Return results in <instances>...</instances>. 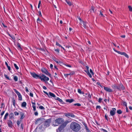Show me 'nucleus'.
<instances>
[{
	"mask_svg": "<svg viewBox=\"0 0 132 132\" xmlns=\"http://www.w3.org/2000/svg\"><path fill=\"white\" fill-rule=\"evenodd\" d=\"M27 105V103L25 102H22L21 104V106L22 107H25Z\"/></svg>",
	"mask_w": 132,
	"mask_h": 132,
	"instance_id": "21",
	"label": "nucleus"
},
{
	"mask_svg": "<svg viewBox=\"0 0 132 132\" xmlns=\"http://www.w3.org/2000/svg\"><path fill=\"white\" fill-rule=\"evenodd\" d=\"M123 104L124 106H126V108L127 107V103L125 102H123Z\"/></svg>",
	"mask_w": 132,
	"mask_h": 132,
	"instance_id": "37",
	"label": "nucleus"
},
{
	"mask_svg": "<svg viewBox=\"0 0 132 132\" xmlns=\"http://www.w3.org/2000/svg\"><path fill=\"white\" fill-rule=\"evenodd\" d=\"M101 108V107L100 106H96V109H100Z\"/></svg>",
	"mask_w": 132,
	"mask_h": 132,
	"instance_id": "52",
	"label": "nucleus"
},
{
	"mask_svg": "<svg viewBox=\"0 0 132 132\" xmlns=\"http://www.w3.org/2000/svg\"><path fill=\"white\" fill-rule=\"evenodd\" d=\"M4 113H5L4 111H2V113L1 114V115L2 116H3V115L4 114Z\"/></svg>",
	"mask_w": 132,
	"mask_h": 132,
	"instance_id": "53",
	"label": "nucleus"
},
{
	"mask_svg": "<svg viewBox=\"0 0 132 132\" xmlns=\"http://www.w3.org/2000/svg\"><path fill=\"white\" fill-rule=\"evenodd\" d=\"M69 122V121H68L66 120L58 128V129L61 131L62 130Z\"/></svg>",
	"mask_w": 132,
	"mask_h": 132,
	"instance_id": "4",
	"label": "nucleus"
},
{
	"mask_svg": "<svg viewBox=\"0 0 132 132\" xmlns=\"http://www.w3.org/2000/svg\"><path fill=\"white\" fill-rule=\"evenodd\" d=\"M116 109L115 108H112V110L110 111V114L111 116H113L116 113Z\"/></svg>",
	"mask_w": 132,
	"mask_h": 132,
	"instance_id": "11",
	"label": "nucleus"
},
{
	"mask_svg": "<svg viewBox=\"0 0 132 132\" xmlns=\"http://www.w3.org/2000/svg\"><path fill=\"white\" fill-rule=\"evenodd\" d=\"M102 100V98H99L98 99V102L100 103H101V101Z\"/></svg>",
	"mask_w": 132,
	"mask_h": 132,
	"instance_id": "50",
	"label": "nucleus"
},
{
	"mask_svg": "<svg viewBox=\"0 0 132 132\" xmlns=\"http://www.w3.org/2000/svg\"><path fill=\"white\" fill-rule=\"evenodd\" d=\"M25 88L26 89V91L27 92H29V90H28L27 87H25Z\"/></svg>",
	"mask_w": 132,
	"mask_h": 132,
	"instance_id": "54",
	"label": "nucleus"
},
{
	"mask_svg": "<svg viewBox=\"0 0 132 132\" xmlns=\"http://www.w3.org/2000/svg\"><path fill=\"white\" fill-rule=\"evenodd\" d=\"M17 46L18 47L20 48L21 49V47L20 44L19 43H18L17 44Z\"/></svg>",
	"mask_w": 132,
	"mask_h": 132,
	"instance_id": "47",
	"label": "nucleus"
},
{
	"mask_svg": "<svg viewBox=\"0 0 132 132\" xmlns=\"http://www.w3.org/2000/svg\"><path fill=\"white\" fill-rule=\"evenodd\" d=\"M4 76L7 79L10 80V78L7 75L4 74Z\"/></svg>",
	"mask_w": 132,
	"mask_h": 132,
	"instance_id": "35",
	"label": "nucleus"
},
{
	"mask_svg": "<svg viewBox=\"0 0 132 132\" xmlns=\"http://www.w3.org/2000/svg\"><path fill=\"white\" fill-rule=\"evenodd\" d=\"M43 92L44 93L46 94L48 96V97H50L49 95L48 94L47 92H45L44 91H43Z\"/></svg>",
	"mask_w": 132,
	"mask_h": 132,
	"instance_id": "43",
	"label": "nucleus"
},
{
	"mask_svg": "<svg viewBox=\"0 0 132 132\" xmlns=\"http://www.w3.org/2000/svg\"><path fill=\"white\" fill-rule=\"evenodd\" d=\"M78 92L80 94H84V93L82 92H81V90L80 89H78Z\"/></svg>",
	"mask_w": 132,
	"mask_h": 132,
	"instance_id": "33",
	"label": "nucleus"
},
{
	"mask_svg": "<svg viewBox=\"0 0 132 132\" xmlns=\"http://www.w3.org/2000/svg\"><path fill=\"white\" fill-rule=\"evenodd\" d=\"M112 87L113 89H117L118 90H121L125 89V87L122 84H120L118 85L114 84L112 86Z\"/></svg>",
	"mask_w": 132,
	"mask_h": 132,
	"instance_id": "3",
	"label": "nucleus"
},
{
	"mask_svg": "<svg viewBox=\"0 0 132 132\" xmlns=\"http://www.w3.org/2000/svg\"><path fill=\"white\" fill-rule=\"evenodd\" d=\"M9 113H6L5 114L4 117V119H6L7 118V117L8 116Z\"/></svg>",
	"mask_w": 132,
	"mask_h": 132,
	"instance_id": "29",
	"label": "nucleus"
},
{
	"mask_svg": "<svg viewBox=\"0 0 132 132\" xmlns=\"http://www.w3.org/2000/svg\"><path fill=\"white\" fill-rule=\"evenodd\" d=\"M49 96H50L51 97L55 98L56 97V96L55 95V94H54L51 92H49Z\"/></svg>",
	"mask_w": 132,
	"mask_h": 132,
	"instance_id": "19",
	"label": "nucleus"
},
{
	"mask_svg": "<svg viewBox=\"0 0 132 132\" xmlns=\"http://www.w3.org/2000/svg\"><path fill=\"white\" fill-rule=\"evenodd\" d=\"M74 105L75 106L77 105L78 106H80L81 105V104L79 103H77L74 104Z\"/></svg>",
	"mask_w": 132,
	"mask_h": 132,
	"instance_id": "36",
	"label": "nucleus"
},
{
	"mask_svg": "<svg viewBox=\"0 0 132 132\" xmlns=\"http://www.w3.org/2000/svg\"><path fill=\"white\" fill-rule=\"evenodd\" d=\"M53 60L57 63H59V61H60L59 60L57 59L55 57L53 58Z\"/></svg>",
	"mask_w": 132,
	"mask_h": 132,
	"instance_id": "22",
	"label": "nucleus"
},
{
	"mask_svg": "<svg viewBox=\"0 0 132 132\" xmlns=\"http://www.w3.org/2000/svg\"><path fill=\"white\" fill-rule=\"evenodd\" d=\"M90 11L91 12H95V11H94V8L93 6L91 7V9L90 10Z\"/></svg>",
	"mask_w": 132,
	"mask_h": 132,
	"instance_id": "27",
	"label": "nucleus"
},
{
	"mask_svg": "<svg viewBox=\"0 0 132 132\" xmlns=\"http://www.w3.org/2000/svg\"><path fill=\"white\" fill-rule=\"evenodd\" d=\"M30 74L31 76L34 78L37 79H41V75L40 76L36 74L35 72H30Z\"/></svg>",
	"mask_w": 132,
	"mask_h": 132,
	"instance_id": "5",
	"label": "nucleus"
},
{
	"mask_svg": "<svg viewBox=\"0 0 132 132\" xmlns=\"http://www.w3.org/2000/svg\"><path fill=\"white\" fill-rule=\"evenodd\" d=\"M86 67L87 69V70H89V67L88 66H86Z\"/></svg>",
	"mask_w": 132,
	"mask_h": 132,
	"instance_id": "63",
	"label": "nucleus"
},
{
	"mask_svg": "<svg viewBox=\"0 0 132 132\" xmlns=\"http://www.w3.org/2000/svg\"><path fill=\"white\" fill-rule=\"evenodd\" d=\"M14 114L15 116L18 115L19 114V113L17 112H14Z\"/></svg>",
	"mask_w": 132,
	"mask_h": 132,
	"instance_id": "46",
	"label": "nucleus"
},
{
	"mask_svg": "<svg viewBox=\"0 0 132 132\" xmlns=\"http://www.w3.org/2000/svg\"><path fill=\"white\" fill-rule=\"evenodd\" d=\"M13 90L15 93L17 94L18 95H20V94H21L17 90L15 89H14Z\"/></svg>",
	"mask_w": 132,
	"mask_h": 132,
	"instance_id": "25",
	"label": "nucleus"
},
{
	"mask_svg": "<svg viewBox=\"0 0 132 132\" xmlns=\"http://www.w3.org/2000/svg\"><path fill=\"white\" fill-rule=\"evenodd\" d=\"M5 64L7 66V67L8 70L9 71H10L11 70L10 67L8 65L7 63L6 62H5Z\"/></svg>",
	"mask_w": 132,
	"mask_h": 132,
	"instance_id": "26",
	"label": "nucleus"
},
{
	"mask_svg": "<svg viewBox=\"0 0 132 132\" xmlns=\"http://www.w3.org/2000/svg\"><path fill=\"white\" fill-rule=\"evenodd\" d=\"M8 35L10 37L12 38L13 40H15V38L14 37L13 35H11L9 33H8Z\"/></svg>",
	"mask_w": 132,
	"mask_h": 132,
	"instance_id": "23",
	"label": "nucleus"
},
{
	"mask_svg": "<svg viewBox=\"0 0 132 132\" xmlns=\"http://www.w3.org/2000/svg\"><path fill=\"white\" fill-rule=\"evenodd\" d=\"M40 20L39 19V18H38L37 20V23H39L40 22H41Z\"/></svg>",
	"mask_w": 132,
	"mask_h": 132,
	"instance_id": "51",
	"label": "nucleus"
},
{
	"mask_svg": "<svg viewBox=\"0 0 132 132\" xmlns=\"http://www.w3.org/2000/svg\"><path fill=\"white\" fill-rule=\"evenodd\" d=\"M14 116V114L13 113H11L9 114L10 119H11Z\"/></svg>",
	"mask_w": 132,
	"mask_h": 132,
	"instance_id": "24",
	"label": "nucleus"
},
{
	"mask_svg": "<svg viewBox=\"0 0 132 132\" xmlns=\"http://www.w3.org/2000/svg\"><path fill=\"white\" fill-rule=\"evenodd\" d=\"M88 73L87 74L88 75V76H89V77L91 78L92 77V76L91 75V74L89 73V72H88Z\"/></svg>",
	"mask_w": 132,
	"mask_h": 132,
	"instance_id": "42",
	"label": "nucleus"
},
{
	"mask_svg": "<svg viewBox=\"0 0 132 132\" xmlns=\"http://www.w3.org/2000/svg\"><path fill=\"white\" fill-rule=\"evenodd\" d=\"M70 128L74 131L77 132L80 129V125L75 122H72L70 124Z\"/></svg>",
	"mask_w": 132,
	"mask_h": 132,
	"instance_id": "1",
	"label": "nucleus"
},
{
	"mask_svg": "<svg viewBox=\"0 0 132 132\" xmlns=\"http://www.w3.org/2000/svg\"><path fill=\"white\" fill-rule=\"evenodd\" d=\"M64 121L63 119L59 118L56 119L53 122V124L54 126H57L62 123Z\"/></svg>",
	"mask_w": 132,
	"mask_h": 132,
	"instance_id": "2",
	"label": "nucleus"
},
{
	"mask_svg": "<svg viewBox=\"0 0 132 132\" xmlns=\"http://www.w3.org/2000/svg\"><path fill=\"white\" fill-rule=\"evenodd\" d=\"M65 1L69 6H71L72 5V3L70 1L65 0Z\"/></svg>",
	"mask_w": 132,
	"mask_h": 132,
	"instance_id": "20",
	"label": "nucleus"
},
{
	"mask_svg": "<svg viewBox=\"0 0 132 132\" xmlns=\"http://www.w3.org/2000/svg\"><path fill=\"white\" fill-rule=\"evenodd\" d=\"M58 63L59 64L61 65V64H62V62H61L60 61H59V63Z\"/></svg>",
	"mask_w": 132,
	"mask_h": 132,
	"instance_id": "60",
	"label": "nucleus"
},
{
	"mask_svg": "<svg viewBox=\"0 0 132 132\" xmlns=\"http://www.w3.org/2000/svg\"><path fill=\"white\" fill-rule=\"evenodd\" d=\"M104 117H105V118L106 119V120H107V121H108V118H107V117L106 116V114L105 115Z\"/></svg>",
	"mask_w": 132,
	"mask_h": 132,
	"instance_id": "49",
	"label": "nucleus"
},
{
	"mask_svg": "<svg viewBox=\"0 0 132 132\" xmlns=\"http://www.w3.org/2000/svg\"><path fill=\"white\" fill-rule=\"evenodd\" d=\"M90 72L91 73L92 75H94V73L93 72L92 70L91 69H90Z\"/></svg>",
	"mask_w": 132,
	"mask_h": 132,
	"instance_id": "44",
	"label": "nucleus"
},
{
	"mask_svg": "<svg viewBox=\"0 0 132 132\" xmlns=\"http://www.w3.org/2000/svg\"><path fill=\"white\" fill-rule=\"evenodd\" d=\"M34 114L36 116H38V112H35L34 113Z\"/></svg>",
	"mask_w": 132,
	"mask_h": 132,
	"instance_id": "56",
	"label": "nucleus"
},
{
	"mask_svg": "<svg viewBox=\"0 0 132 132\" xmlns=\"http://www.w3.org/2000/svg\"><path fill=\"white\" fill-rule=\"evenodd\" d=\"M14 79L15 81H18V78L17 77L15 76H14Z\"/></svg>",
	"mask_w": 132,
	"mask_h": 132,
	"instance_id": "31",
	"label": "nucleus"
},
{
	"mask_svg": "<svg viewBox=\"0 0 132 132\" xmlns=\"http://www.w3.org/2000/svg\"><path fill=\"white\" fill-rule=\"evenodd\" d=\"M55 51H56V52H57L58 53H59V50L58 49H55Z\"/></svg>",
	"mask_w": 132,
	"mask_h": 132,
	"instance_id": "59",
	"label": "nucleus"
},
{
	"mask_svg": "<svg viewBox=\"0 0 132 132\" xmlns=\"http://www.w3.org/2000/svg\"><path fill=\"white\" fill-rule=\"evenodd\" d=\"M86 130L87 132H91L88 127H86Z\"/></svg>",
	"mask_w": 132,
	"mask_h": 132,
	"instance_id": "41",
	"label": "nucleus"
},
{
	"mask_svg": "<svg viewBox=\"0 0 132 132\" xmlns=\"http://www.w3.org/2000/svg\"><path fill=\"white\" fill-rule=\"evenodd\" d=\"M14 66L15 67V68H16V69L17 70H18V69H19V67L17 66V65H16V64H15V63H14Z\"/></svg>",
	"mask_w": 132,
	"mask_h": 132,
	"instance_id": "38",
	"label": "nucleus"
},
{
	"mask_svg": "<svg viewBox=\"0 0 132 132\" xmlns=\"http://www.w3.org/2000/svg\"><path fill=\"white\" fill-rule=\"evenodd\" d=\"M104 89L105 91L109 92L111 93L113 91L111 89L108 87L104 86Z\"/></svg>",
	"mask_w": 132,
	"mask_h": 132,
	"instance_id": "13",
	"label": "nucleus"
},
{
	"mask_svg": "<svg viewBox=\"0 0 132 132\" xmlns=\"http://www.w3.org/2000/svg\"><path fill=\"white\" fill-rule=\"evenodd\" d=\"M61 130L58 129V128L56 130L57 132H61Z\"/></svg>",
	"mask_w": 132,
	"mask_h": 132,
	"instance_id": "61",
	"label": "nucleus"
},
{
	"mask_svg": "<svg viewBox=\"0 0 132 132\" xmlns=\"http://www.w3.org/2000/svg\"><path fill=\"white\" fill-rule=\"evenodd\" d=\"M102 130L104 132H108L106 130L103 129H102Z\"/></svg>",
	"mask_w": 132,
	"mask_h": 132,
	"instance_id": "62",
	"label": "nucleus"
},
{
	"mask_svg": "<svg viewBox=\"0 0 132 132\" xmlns=\"http://www.w3.org/2000/svg\"><path fill=\"white\" fill-rule=\"evenodd\" d=\"M44 119V118H40L37 119L36 121L35 124H39L41 123Z\"/></svg>",
	"mask_w": 132,
	"mask_h": 132,
	"instance_id": "7",
	"label": "nucleus"
},
{
	"mask_svg": "<svg viewBox=\"0 0 132 132\" xmlns=\"http://www.w3.org/2000/svg\"><path fill=\"white\" fill-rule=\"evenodd\" d=\"M39 108L40 109H44V108L42 106H40L39 107Z\"/></svg>",
	"mask_w": 132,
	"mask_h": 132,
	"instance_id": "45",
	"label": "nucleus"
},
{
	"mask_svg": "<svg viewBox=\"0 0 132 132\" xmlns=\"http://www.w3.org/2000/svg\"><path fill=\"white\" fill-rule=\"evenodd\" d=\"M17 123L18 126H19L20 123V121H18L17 122Z\"/></svg>",
	"mask_w": 132,
	"mask_h": 132,
	"instance_id": "58",
	"label": "nucleus"
},
{
	"mask_svg": "<svg viewBox=\"0 0 132 132\" xmlns=\"http://www.w3.org/2000/svg\"><path fill=\"white\" fill-rule=\"evenodd\" d=\"M80 23L81 25L82 26L85 28H87V24H88V23L86 22L81 21H80Z\"/></svg>",
	"mask_w": 132,
	"mask_h": 132,
	"instance_id": "9",
	"label": "nucleus"
},
{
	"mask_svg": "<svg viewBox=\"0 0 132 132\" xmlns=\"http://www.w3.org/2000/svg\"><path fill=\"white\" fill-rule=\"evenodd\" d=\"M13 104L14 106H15V101L14 99L12 100Z\"/></svg>",
	"mask_w": 132,
	"mask_h": 132,
	"instance_id": "34",
	"label": "nucleus"
},
{
	"mask_svg": "<svg viewBox=\"0 0 132 132\" xmlns=\"http://www.w3.org/2000/svg\"><path fill=\"white\" fill-rule=\"evenodd\" d=\"M38 13L39 14V16H41V17L42 16V15L41 14V12H40V11L38 12Z\"/></svg>",
	"mask_w": 132,
	"mask_h": 132,
	"instance_id": "48",
	"label": "nucleus"
},
{
	"mask_svg": "<svg viewBox=\"0 0 132 132\" xmlns=\"http://www.w3.org/2000/svg\"><path fill=\"white\" fill-rule=\"evenodd\" d=\"M65 115L66 116L68 117H70L74 118L75 117V116L73 114L70 113H65Z\"/></svg>",
	"mask_w": 132,
	"mask_h": 132,
	"instance_id": "12",
	"label": "nucleus"
},
{
	"mask_svg": "<svg viewBox=\"0 0 132 132\" xmlns=\"http://www.w3.org/2000/svg\"><path fill=\"white\" fill-rule=\"evenodd\" d=\"M41 79H40L42 81H48L49 79L48 78L46 77L43 74L41 75Z\"/></svg>",
	"mask_w": 132,
	"mask_h": 132,
	"instance_id": "8",
	"label": "nucleus"
},
{
	"mask_svg": "<svg viewBox=\"0 0 132 132\" xmlns=\"http://www.w3.org/2000/svg\"><path fill=\"white\" fill-rule=\"evenodd\" d=\"M74 73H75V72H71L69 73L68 74V75H72L74 74Z\"/></svg>",
	"mask_w": 132,
	"mask_h": 132,
	"instance_id": "40",
	"label": "nucleus"
},
{
	"mask_svg": "<svg viewBox=\"0 0 132 132\" xmlns=\"http://www.w3.org/2000/svg\"><path fill=\"white\" fill-rule=\"evenodd\" d=\"M42 72L47 75L49 76L50 77H51V75L50 73L48 71L45 69H42Z\"/></svg>",
	"mask_w": 132,
	"mask_h": 132,
	"instance_id": "10",
	"label": "nucleus"
},
{
	"mask_svg": "<svg viewBox=\"0 0 132 132\" xmlns=\"http://www.w3.org/2000/svg\"><path fill=\"white\" fill-rule=\"evenodd\" d=\"M55 99L58 100L61 103L63 104H65V103L62 100V99H60L59 97H57V98H55Z\"/></svg>",
	"mask_w": 132,
	"mask_h": 132,
	"instance_id": "17",
	"label": "nucleus"
},
{
	"mask_svg": "<svg viewBox=\"0 0 132 132\" xmlns=\"http://www.w3.org/2000/svg\"><path fill=\"white\" fill-rule=\"evenodd\" d=\"M51 119H49L46 120L44 123V126L46 127H48L50 125V123L51 122Z\"/></svg>",
	"mask_w": 132,
	"mask_h": 132,
	"instance_id": "6",
	"label": "nucleus"
},
{
	"mask_svg": "<svg viewBox=\"0 0 132 132\" xmlns=\"http://www.w3.org/2000/svg\"><path fill=\"white\" fill-rule=\"evenodd\" d=\"M53 65L52 64H50V67L51 68H52L53 67Z\"/></svg>",
	"mask_w": 132,
	"mask_h": 132,
	"instance_id": "64",
	"label": "nucleus"
},
{
	"mask_svg": "<svg viewBox=\"0 0 132 132\" xmlns=\"http://www.w3.org/2000/svg\"><path fill=\"white\" fill-rule=\"evenodd\" d=\"M128 8L129 9V11H132V7L130 6H128Z\"/></svg>",
	"mask_w": 132,
	"mask_h": 132,
	"instance_id": "39",
	"label": "nucleus"
},
{
	"mask_svg": "<svg viewBox=\"0 0 132 132\" xmlns=\"http://www.w3.org/2000/svg\"><path fill=\"white\" fill-rule=\"evenodd\" d=\"M2 25H3V26L4 27V28H6L7 27V26L5 25L3 23H2Z\"/></svg>",
	"mask_w": 132,
	"mask_h": 132,
	"instance_id": "55",
	"label": "nucleus"
},
{
	"mask_svg": "<svg viewBox=\"0 0 132 132\" xmlns=\"http://www.w3.org/2000/svg\"><path fill=\"white\" fill-rule=\"evenodd\" d=\"M19 100L21 101L22 100V97L21 94L18 95Z\"/></svg>",
	"mask_w": 132,
	"mask_h": 132,
	"instance_id": "28",
	"label": "nucleus"
},
{
	"mask_svg": "<svg viewBox=\"0 0 132 132\" xmlns=\"http://www.w3.org/2000/svg\"><path fill=\"white\" fill-rule=\"evenodd\" d=\"M30 95L31 96L33 97V94L32 93H30Z\"/></svg>",
	"mask_w": 132,
	"mask_h": 132,
	"instance_id": "57",
	"label": "nucleus"
},
{
	"mask_svg": "<svg viewBox=\"0 0 132 132\" xmlns=\"http://www.w3.org/2000/svg\"><path fill=\"white\" fill-rule=\"evenodd\" d=\"M56 45L59 46V47H61V48H62L63 49H64V48H63L62 46L60 45L58 42H56Z\"/></svg>",
	"mask_w": 132,
	"mask_h": 132,
	"instance_id": "30",
	"label": "nucleus"
},
{
	"mask_svg": "<svg viewBox=\"0 0 132 132\" xmlns=\"http://www.w3.org/2000/svg\"><path fill=\"white\" fill-rule=\"evenodd\" d=\"M117 112L118 114H120L122 113V111L120 110H119L117 111Z\"/></svg>",
	"mask_w": 132,
	"mask_h": 132,
	"instance_id": "32",
	"label": "nucleus"
},
{
	"mask_svg": "<svg viewBox=\"0 0 132 132\" xmlns=\"http://www.w3.org/2000/svg\"><path fill=\"white\" fill-rule=\"evenodd\" d=\"M74 100L73 99H68L66 100V101L67 102H69V103H71L74 101Z\"/></svg>",
	"mask_w": 132,
	"mask_h": 132,
	"instance_id": "18",
	"label": "nucleus"
},
{
	"mask_svg": "<svg viewBox=\"0 0 132 132\" xmlns=\"http://www.w3.org/2000/svg\"><path fill=\"white\" fill-rule=\"evenodd\" d=\"M7 124L9 126L12 128L13 126V123L12 121L10 120H7Z\"/></svg>",
	"mask_w": 132,
	"mask_h": 132,
	"instance_id": "14",
	"label": "nucleus"
},
{
	"mask_svg": "<svg viewBox=\"0 0 132 132\" xmlns=\"http://www.w3.org/2000/svg\"><path fill=\"white\" fill-rule=\"evenodd\" d=\"M118 53L119 54L124 55L127 58H128V55L125 53L124 52H118Z\"/></svg>",
	"mask_w": 132,
	"mask_h": 132,
	"instance_id": "15",
	"label": "nucleus"
},
{
	"mask_svg": "<svg viewBox=\"0 0 132 132\" xmlns=\"http://www.w3.org/2000/svg\"><path fill=\"white\" fill-rule=\"evenodd\" d=\"M20 114L21 116L20 119H23L25 117V116L24 115V113L22 112H20Z\"/></svg>",
	"mask_w": 132,
	"mask_h": 132,
	"instance_id": "16",
	"label": "nucleus"
}]
</instances>
